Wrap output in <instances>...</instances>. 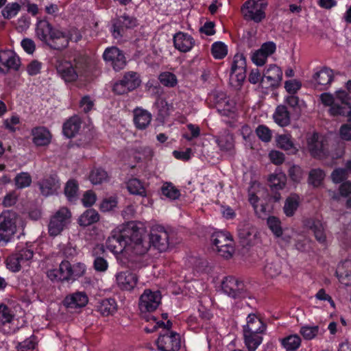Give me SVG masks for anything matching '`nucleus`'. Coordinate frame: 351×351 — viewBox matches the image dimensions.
Segmentation results:
<instances>
[{"mask_svg":"<svg viewBox=\"0 0 351 351\" xmlns=\"http://www.w3.org/2000/svg\"><path fill=\"white\" fill-rule=\"evenodd\" d=\"M348 176L347 169L346 168L335 169L331 173V179L335 184H339L346 180Z\"/></svg>","mask_w":351,"mask_h":351,"instance_id":"obj_56","label":"nucleus"},{"mask_svg":"<svg viewBox=\"0 0 351 351\" xmlns=\"http://www.w3.org/2000/svg\"><path fill=\"white\" fill-rule=\"evenodd\" d=\"M136 25V21L134 18L128 15L121 16L113 24V36L117 38L121 36L123 28H131Z\"/></svg>","mask_w":351,"mask_h":351,"instance_id":"obj_26","label":"nucleus"},{"mask_svg":"<svg viewBox=\"0 0 351 351\" xmlns=\"http://www.w3.org/2000/svg\"><path fill=\"white\" fill-rule=\"evenodd\" d=\"M20 64L19 58L12 51H0V73H7L10 69L17 71Z\"/></svg>","mask_w":351,"mask_h":351,"instance_id":"obj_15","label":"nucleus"},{"mask_svg":"<svg viewBox=\"0 0 351 351\" xmlns=\"http://www.w3.org/2000/svg\"><path fill=\"white\" fill-rule=\"evenodd\" d=\"M156 344L160 351H178L181 346L180 337L176 332L165 330L158 337Z\"/></svg>","mask_w":351,"mask_h":351,"instance_id":"obj_10","label":"nucleus"},{"mask_svg":"<svg viewBox=\"0 0 351 351\" xmlns=\"http://www.w3.org/2000/svg\"><path fill=\"white\" fill-rule=\"evenodd\" d=\"M20 10L21 5L18 3H12L6 5L1 13L5 19H9L15 16Z\"/></svg>","mask_w":351,"mask_h":351,"instance_id":"obj_47","label":"nucleus"},{"mask_svg":"<svg viewBox=\"0 0 351 351\" xmlns=\"http://www.w3.org/2000/svg\"><path fill=\"white\" fill-rule=\"evenodd\" d=\"M127 187L130 193L145 196L146 191L141 182L137 178L130 179L127 184Z\"/></svg>","mask_w":351,"mask_h":351,"instance_id":"obj_40","label":"nucleus"},{"mask_svg":"<svg viewBox=\"0 0 351 351\" xmlns=\"http://www.w3.org/2000/svg\"><path fill=\"white\" fill-rule=\"evenodd\" d=\"M299 202L300 197L295 193L291 194L287 198L284 206V212L287 217H291L294 215L299 206Z\"/></svg>","mask_w":351,"mask_h":351,"instance_id":"obj_33","label":"nucleus"},{"mask_svg":"<svg viewBox=\"0 0 351 351\" xmlns=\"http://www.w3.org/2000/svg\"><path fill=\"white\" fill-rule=\"evenodd\" d=\"M144 233L143 234V237ZM173 233L169 232L166 230L163 227H156L152 228L149 234V241L144 239L149 243V247L151 245L158 250L159 252H166L171 246L173 245Z\"/></svg>","mask_w":351,"mask_h":351,"instance_id":"obj_4","label":"nucleus"},{"mask_svg":"<svg viewBox=\"0 0 351 351\" xmlns=\"http://www.w3.org/2000/svg\"><path fill=\"white\" fill-rule=\"evenodd\" d=\"M104 60L113 67L115 71L123 69L125 64V57L123 52L116 47H108L103 53Z\"/></svg>","mask_w":351,"mask_h":351,"instance_id":"obj_12","label":"nucleus"},{"mask_svg":"<svg viewBox=\"0 0 351 351\" xmlns=\"http://www.w3.org/2000/svg\"><path fill=\"white\" fill-rule=\"evenodd\" d=\"M335 106L330 108L329 112L332 116H339L346 112L344 109L351 106L350 103V97L344 90H339L335 93Z\"/></svg>","mask_w":351,"mask_h":351,"instance_id":"obj_16","label":"nucleus"},{"mask_svg":"<svg viewBox=\"0 0 351 351\" xmlns=\"http://www.w3.org/2000/svg\"><path fill=\"white\" fill-rule=\"evenodd\" d=\"M212 243L218 254L225 258L232 257L234 249L233 241L223 232H216L212 235Z\"/></svg>","mask_w":351,"mask_h":351,"instance_id":"obj_7","label":"nucleus"},{"mask_svg":"<svg viewBox=\"0 0 351 351\" xmlns=\"http://www.w3.org/2000/svg\"><path fill=\"white\" fill-rule=\"evenodd\" d=\"M152 120V114L147 110L136 109L134 110V123L138 129L143 130L147 127Z\"/></svg>","mask_w":351,"mask_h":351,"instance_id":"obj_29","label":"nucleus"},{"mask_svg":"<svg viewBox=\"0 0 351 351\" xmlns=\"http://www.w3.org/2000/svg\"><path fill=\"white\" fill-rule=\"evenodd\" d=\"M282 79V71L275 64L269 65L264 73L263 82H265L269 86H278Z\"/></svg>","mask_w":351,"mask_h":351,"instance_id":"obj_22","label":"nucleus"},{"mask_svg":"<svg viewBox=\"0 0 351 351\" xmlns=\"http://www.w3.org/2000/svg\"><path fill=\"white\" fill-rule=\"evenodd\" d=\"M141 82L137 73L129 71L125 73L122 80L114 84L113 90L118 95L125 94L139 86Z\"/></svg>","mask_w":351,"mask_h":351,"instance_id":"obj_8","label":"nucleus"},{"mask_svg":"<svg viewBox=\"0 0 351 351\" xmlns=\"http://www.w3.org/2000/svg\"><path fill=\"white\" fill-rule=\"evenodd\" d=\"M14 181L18 189H23L30 185L32 178L28 173L22 172L15 177Z\"/></svg>","mask_w":351,"mask_h":351,"instance_id":"obj_48","label":"nucleus"},{"mask_svg":"<svg viewBox=\"0 0 351 351\" xmlns=\"http://www.w3.org/2000/svg\"><path fill=\"white\" fill-rule=\"evenodd\" d=\"M306 142L308 149L313 157L322 158L326 156V152L323 142V137L318 133L308 134Z\"/></svg>","mask_w":351,"mask_h":351,"instance_id":"obj_14","label":"nucleus"},{"mask_svg":"<svg viewBox=\"0 0 351 351\" xmlns=\"http://www.w3.org/2000/svg\"><path fill=\"white\" fill-rule=\"evenodd\" d=\"M36 33L40 40L52 49L62 50L66 48V38L64 36L63 32L53 28L46 20H40L37 22Z\"/></svg>","mask_w":351,"mask_h":351,"instance_id":"obj_2","label":"nucleus"},{"mask_svg":"<svg viewBox=\"0 0 351 351\" xmlns=\"http://www.w3.org/2000/svg\"><path fill=\"white\" fill-rule=\"evenodd\" d=\"M333 80L332 70L324 67L313 75V80L317 85L326 86L330 84Z\"/></svg>","mask_w":351,"mask_h":351,"instance_id":"obj_31","label":"nucleus"},{"mask_svg":"<svg viewBox=\"0 0 351 351\" xmlns=\"http://www.w3.org/2000/svg\"><path fill=\"white\" fill-rule=\"evenodd\" d=\"M213 56L217 59H222L227 55V47L221 42H216L212 45Z\"/></svg>","mask_w":351,"mask_h":351,"instance_id":"obj_46","label":"nucleus"},{"mask_svg":"<svg viewBox=\"0 0 351 351\" xmlns=\"http://www.w3.org/2000/svg\"><path fill=\"white\" fill-rule=\"evenodd\" d=\"M60 271L62 272V278L65 280H75L82 276L86 271L84 264L77 263L71 265L67 261H63L60 263Z\"/></svg>","mask_w":351,"mask_h":351,"instance_id":"obj_13","label":"nucleus"},{"mask_svg":"<svg viewBox=\"0 0 351 351\" xmlns=\"http://www.w3.org/2000/svg\"><path fill=\"white\" fill-rule=\"evenodd\" d=\"M97 311L104 316L112 315L117 311V304L114 299L101 300L97 306Z\"/></svg>","mask_w":351,"mask_h":351,"instance_id":"obj_35","label":"nucleus"},{"mask_svg":"<svg viewBox=\"0 0 351 351\" xmlns=\"http://www.w3.org/2000/svg\"><path fill=\"white\" fill-rule=\"evenodd\" d=\"M40 193L44 196H49L56 193L60 188V184L55 176H49L43 178L38 182Z\"/></svg>","mask_w":351,"mask_h":351,"instance_id":"obj_21","label":"nucleus"},{"mask_svg":"<svg viewBox=\"0 0 351 351\" xmlns=\"http://www.w3.org/2000/svg\"><path fill=\"white\" fill-rule=\"evenodd\" d=\"M259 1L261 0H247L243 5L241 10L245 20L259 23L265 17L267 3Z\"/></svg>","mask_w":351,"mask_h":351,"instance_id":"obj_5","label":"nucleus"},{"mask_svg":"<svg viewBox=\"0 0 351 351\" xmlns=\"http://www.w3.org/2000/svg\"><path fill=\"white\" fill-rule=\"evenodd\" d=\"M17 214L5 210L0 215V246L8 243L16 232Z\"/></svg>","mask_w":351,"mask_h":351,"instance_id":"obj_3","label":"nucleus"},{"mask_svg":"<svg viewBox=\"0 0 351 351\" xmlns=\"http://www.w3.org/2000/svg\"><path fill=\"white\" fill-rule=\"evenodd\" d=\"M273 117L275 122L282 127L286 126L290 123L289 112L285 106H278Z\"/></svg>","mask_w":351,"mask_h":351,"instance_id":"obj_32","label":"nucleus"},{"mask_svg":"<svg viewBox=\"0 0 351 351\" xmlns=\"http://www.w3.org/2000/svg\"><path fill=\"white\" fill-rule=\"evenodd\" d=\"M36 346L35 337L32 336L17 346V351H32Z\"/></svg>","mask_w":351,"mask_h":351,"instance_id":"obj_60","label":"nucleus"},{"mask_svg":"<svg viewBox=\"0 0 351 351\" xmlns=\"http://www.w3.org/2000/svg\"><path fill=\"white\" fill-rule=\"evenodd\" d=\"M71 217V212L67 208L62 207L60 208L50 219L48 226L49 234L52 237L60 234L70 223Z\"/></svg>","mask_w":351,"mask_h":351,"instance_id":"obj_6","label":"nucleus"},{"mask_svg":"<svg viewBox=\"0 0 351 351\" xmlns=\"http://www.w3.org/2000/svg\"><path fill=\"white\" fill-rule=\"evenodd\" d=\"M282 346L287 351H295L301 344V339L298 335H291L281 340Z\"/></svg>","mask_w":351,"mask_h":351,"instance_id":"obj_37","label":"nucleus"},{"mask_svg":"<svg viewBox=\"0 0 351 351\" xmlns=\"http://www.w3.org/2000/svg\"><path fill=\"white\" fill-rule=\"evenodd\" d=\"M155 106L158 110L159 114L162 117L168 115L170 108H171V106L165 99L162 98H158L156 100Z\"/></svg>","mask_w":351,"mask_h":351,"instance_id":"obj_59","label":"nucleus"},{"mask_svg":"<svg viewBox=\"0 0 351 351\" xmlns=\"http://www.w3.org/2000/svg\"><path fill=\"white\" fill-rule=\"evenodd\" d=\"M162 193L165 196L171 199L178 198L180 195V191L171 184H165L162 187Z\"/></svg>","mask_w":351,"mask_h":351,"instance_id":"obj_55","label":"nucleus"},{"mask_svg":"<svg viewBox=\"0 0 351 351\" xmlns=\"http://www.w3.org/2000/svg\"><path fill=\"white\" fill-rule=\"evenodd\" d=\"M267 58V56L260 49L256 51L252 56V62L257 66H263Z\"/></svg>","mask_w":351,"mask_h":351,"instance_id":"obj_63","label":"nucleus"},{"mask_svg":"<svg viewBox=\"0 0 351 351\" xmlns=\"http://www.w3.org/2000/svg\"><path fill=\"white\" fill-rule=\"evenodd\" d=\"M108 179L107 172L100 168L94 169L89 175V180L93 184H100Z\"/></svg>","mask_w":351,"mask_h":351,"instance_id":"obj_42","label":"nucleus"},{"mask_svg":"<svg viewBox=\"0 0 351 351\" xmlns=\"http://www.w3.org/2000/svg\"><path fill=\"white\" fill-rule=\"evenodd\" d=\"M5 262L7 268L13 272L19 271L23 265L16 254L8 256Z\"/></svg>","mask_w":351,"mask_h":351,"instance_id":"obj_52","label":"nucleus"},{"mask_svg":"<svg viewBox=\"0 0 351 351\" xmlns=\"http://www.w3.org/2000/svg\"><path fill=\"white\" fill-rule=\"evenodd\" d=\"M325 173L320 169H311L308 174V183L314 187L321 185L325 178Z\"/></svg>","mask_w":351,"mask_h":351,"instance_id":"obj_41","label":"nucleus"},{"mask_svg":"<svg viewBox=\"0 0 351 351\" xmlns=\"http://www.w3.org/2000/svg\"><path fill=\"white\" fill-rule=\"evenodd\" d=\"M221 289L224 293L234 299L246 297L243 282L233 276H228L224 278L221 283Z\"/></svg>","mask_w":351,"mask_h":351,"instance_id":"obj_9","label":"nucleus"},{"mask_svg":"<svg viewBox=\"0 0 351 351\" xmlns=\"http://www.w3.org/2000/svg\"><path fill=\"white\" fill-rule=\"evenodd\" d=\"M33 142L37 146H45L50 143L51 134L45 128L37 127L32 130Z\"/></svg>","mask_w":351,"mask_h":351,"instance_id":"obj_28","label":"nucleus"},{"mask_svg":"<svg viewBox=\"0 0 351 351\" xmlns=\"http://www.w3.org/2000/svg\"><path fill=\"white\" fill-rule=\"evenodd\" d=\"M99 219L98 213L94 209H88L79 218L78 223L81 226H90Z\"/></svg>","mask_w":351,"mask_h":351,"instance_id":"obj_34","label":"nucleus"},{"mask_svg":"<svg viewBox=\"0 0 351 351\" xmlns=\"http://www.w3.org/2000/svg\"><path fill=\"white\" fill-rule=\"evenodd\" d=\"M88 301V296L84 292H75L67 295L63 304L68 308H75L86 306Z\"/></svg>","mask_w":351,"mask_h":351,"instance_id":"obj_23","label":"nucleus"},{"mask_svg":"<svg viewBox=\"0 0 351 351\" xmlns=\"http://www.w3.org/2000/svg\"><path fill=\"white\" fill-rule=\"evenodd\" d=\"M118 286L124 290L130 291L133 289L138 282V277L136 274L130 271L119 272L116 276Z\"/></svg>","mask_w":351,"mask_h":351,"instance_id":"obj_17","label":"nucleus"},{"mask_svg":"<svg viewBox=\"0 0 351 351\" xmlns=\"http://www.w3.org/2000/svg\"><path fill=\"white\" fill-rule=\"evenodd\" d=\"M158 79L160 83L166 86L173 87L177 84L176 75L170 72L162 73Z\"/></svg>","mask_w":351,"mask_h":351,"instance_id":"obj_50","label":"nucleus"},{"mask_svg":"<svg viewBox=\"0 0 351 351\" xmlns=\"http://www.w3.org/2000/svg\"><path fill=\"white\" fill-rule=\"evenodd\" d=\"M339 282L345 286H351V260L341 262L336 269Z\"/></svg>","mask_w":351,"mask_h":351,"instance_id":"obj_24","label":"nucleus"},{"mask_svg":"<svg viewBox=\"0 0 351 351\" xmlns=\"http://www.w3.org/2000/svg\"><path fill=\"white\" fill-rule=\"evenodd\" d=\"M256 133L258 138L263 142H269L271 139V131L265 125H258L256 130Z\"/></svg>","mask_w":351,"mask_h":351,"instance_id":"obj_54","label":"nucleus"},{"mask_svg":"<svg viewBox=\"0 0 351 351\" xmlns=\"http://www.w3.org/2000/svg\"><path fill=\"white\" fill-rule=\"evenodd\" d=\"M265 325L254 314H250L247 317V325L244 327L243 332L261 334L265 330Z\"/></svg>","mask_w":351,"mask_h":351,"instance_id":"obj_27","label":"nucleus"},{"mask_svg":"<svg viewBox=\"0 0 351 351\" xmlns=\"http://www.w3.org/2000/svg\"><path fill=\"white\" fill-rule=\"evenodd\" d=\"M264 271L266 276L271 278L276 277L281 272L280 264L279 262L267 263Z\"/></svg>","mask_w":351,"mask_h":351,"instance_id":"obj_49","label":"nucleus"},{"mask_svg":"<svg viewBox=\"0 0 351 351\" xmlns=\"http://www.w3.org/2000/svg\"><path fill=\"white\" fill-rule=\"evenodd\" d=\"M254 231L248 225L240 226L238 229V236L245 244H248Z\"/></svg>","mask_w":351,"mask_h":351,"instance_id":"obj_45","label":"nucleus"},{"mask_svg":"<svg viewBox=\"0 0 351 351\" xmlns=\"http://www.w3.org/2000/svg\"><path fill=\"white\" fill-rule=\"evenodd\" d=\"M311 228L313 232L316 239L319 243L325 242L326 237L324 232V226L320 221H313Z\"/></svg>","mask_w":351,"mask_h":351,"instance_id":"obj_43","label":"nucleus"},{"mask_svg":"<svg viewBox=\"0 0 351 351\" xmlns=\"http://www.w3.org/2000/svg\"><path fill=\"white\" fill-rule=\"evenodd\" d=\"M267 225L272 232L278 237L282 234L280 221L276 217H269L267 219Z\"/></svg>","mask_w":351,"mask_h":351,"instance_id":"obj_51","label":"nucleus"},{"mask_svg":"<svg viewBox=\"0 0 351 351\" xmlns=\"http://www.w3.org/2000/svg\"><path fill=\"white\" fill-rule=\"evenodd\" d=\"M289 176L293 182H298L302 178L303 172L299 166L293 165L289 169Z\"/></svg>","mask_w":351,"mask_h":351,"instance_id":"obj_62","label":"nucleus"},{"mask_svg":"<svg viewBox=\"0 0 351 351\" xmlns=\"http://www.w3.org/2000/svg\"><path fill=\"white\" fill-rule=\"evenodd\" d=\"M231 71L239 74H246V61L243 54L237 53L234 56Z\"/></svg>","mask_w":351,"mask_h":351,"instance_id":"obj_38","label":"nucleus"},{"mask_svg":"<svg viewBox=\"0 0 351 351\" xmlns=\"http://www.w3.org/2000/svg\"><path fill=\"white\" fill-rule=\"evenodd\" d=\"M161 301V294L159 291H152L145 289L139 299V309L142 313L154 311Z\"/></svg>","mask_w":351,"mask_h":351,"instance_id":"obj_11","label":"nucleus"},{"mask_svg":"<svg viewBox=\"0 0 351 351\" xmlns=\"http://www.w3.org/2000/svg\"><path fill=\"white\" fill-rule=\"evenodd\" d=\"M276 143L277 145L282 149L291 151V152L296 151L289 134L278 135L276 136Z\"/></svg>","mask_w":351,"mask_h":351,"instance_id":"obj_39","label":"nucleus"},{"mask_svg":"<svg viewBox=\"0 0 351 351\" xmlns=\"http://www.w3.org/2000/svg\"><path fill=\"white\" fill-rule=\"evenodd\" d=\"M300 332L304 339L310 340L319 333V327L304 326L301 327Z\"/></svg>","mask_w":351,"mask_h":351,"instance_id":"obj_57","label":"nucleus"},{"mask_svg":"<svg viewBox=\"0 0 351 351\" xmlns=\"http://www.w3.org/2000/svg\"><path fill=\"white\" fill-rule=\"evenodd\" d=\"M340 138L346 141H351V125L348 123L343 124L339 128Z\"/></svg>","mask_w":351,"mask_h":351,"instance_id":"obj_64","label":"nucleus"},{"mask_svg":"<svg viewBox=\"0 0 351 351\" xmlns=\"http://www.w3.org/2000/svg\"><path fill=\"white\" fill-rule=\"evenodd\" d=\"M58 73L66 82L75 81L78 76L77 68H73L70 62H58L56 64Z\"/></svg>","mask_w":351,"mask_h":351,"instance_id":"obj_19","label":"nucleus"},{"mask_svg":"<svg viewBox=\"0 0 351 351\" xmlns=\"http://www.w3.org/2000/svg\"><path fill=\"white\" fill-rule=\"evenodd\" d=\"M22 265H29V261L32 260L34 256L33 250L29 248H23L16 253Z\"/></svg>","mask_w":351,"mask_h":351,"instance_id":"obj_58","label":"nucleus"},{"mask_svg":"<svg viewBox=\"0 0 351 351\" xmlns=\"http://www.w3.org/2000/svg\"><path fill=\"white\" fill-rule=\"evenodd\" d=\"M216 143L221 151L226 152L230 155H233L235 153L234 139L232 134L225 132L217 136L216 138Z\"/></svg>","mask_w":351,"mask_h":351,"instance_id":"obj_25","label":"nucleus"},{"mask_svg":"<svg viewBox=\"0 0 351 351\" xmlns=\"http://www.w3.org/2000/svg\"><path fill=\"white\" fill-rule=\"evenodd\" d=\"M78 192V184L75 180H69L64 188V193L69 200L74 199Z\"/></svg>","mask_w":351,"mask_h":351,"instance_id":"obj_44","label":"nucleus"},{"mask_svg":"<svg viewBox=\"0 0 351 351\" xmlns=\"http://www.w3.org/2000/svg\"><path fill=\"white\" fill-rule=\"evenodd\" d=\"M12 319L10 309L5 304H0V326L11 322Z\"/></svg>","mask_w":351,"mask_h":351,"instance_id":"obj_53","label":"nucleus"},{"mask_svg":"<svg viewBox=\"0 0 351 351\" xmlns=\"http://www.w3.org/2000/svg\"><path fill=\"white\" fill-rule=\"evenodd\" d=\"M81 121L78 117H72L63 125V133L67 138H72L79 132Z\"/></svg>","mask_w":351,"mask_h":351,"instance_id":"obj_30","label":"nucleus"},{"mask_svg":"<svg viewBox=\"0 0 351 351\" xmlns=\"http://www.w3.org/2000/svg\"><path fill=\"white\" fill-rule=\"evenodd\" d=\"M175 47L182 52L189 51L195 44L193 37L188 34L178 32L173 36Z\"/></svg>","mask_w":351,"mask_h":351,"instance_id":"obj_20","label":"nucleus"},{"mask_svg":"<svg viewBox=\"0 0 351 351\" xmlns=\"http://www.w3.org/2000/svg\"><path fill=\"white\" fill-rule=\"evenodd\" d=\"M143 228H138L134 223H128L123 232L112 234L106 241L107 247L114 253H122L132 264L131 268L141 267V257L145 255L149 248V243L143 237Z\"/></svg>","mask_w":351,"mask_h":351,"instance_id":"obj_1","label":"nucleus"},{"mask_svg":"<svg viewBox=\"0 0 351 351\" xmlns=\"http://www.w3.org/2000/svg\"><path fill=\"white\" fill-rule=\"evenodd\" d=\"M63 35L66 38V47H68L70 40L77 43L82 38L81 33L76 29H71L69 33L63 32Z\"/></svg>","mask_w":351,"mask_h":351,"instance_id":"obj_61","label":"nucleus"},{"mask_svg":"<svg viewBox=\"0 0 351 351\" xmlns=\"http://www.w3.org/2000/svg\"><path fill=\"white\" fill-rule=\"evenodd\" d=\"M268 182L271 190L274 192L272 195L274 200L278 202L281 197L278 191L284 189L285 186L287 182L285 174L282 173L272 174L269 177Z\"/></svg>","mask_w":351,"mask_h":351,"instance_id":"obj_18","label":"nucleus"},{"mask_svg":"<svg viewBox=\"0 0 351 351\" xmlns=\"http://www.w3.org/2000/svg\"><path fill=\"white\" fill-rule=\"evenodd\" d=\"M245 344L249 351H255L261 343L263 337L259 334L243 332Z\"/></svg>","mask_w":351,"mask_h":351,"instance_id":"obj_36","label":"nucleus"}]
</instances>
